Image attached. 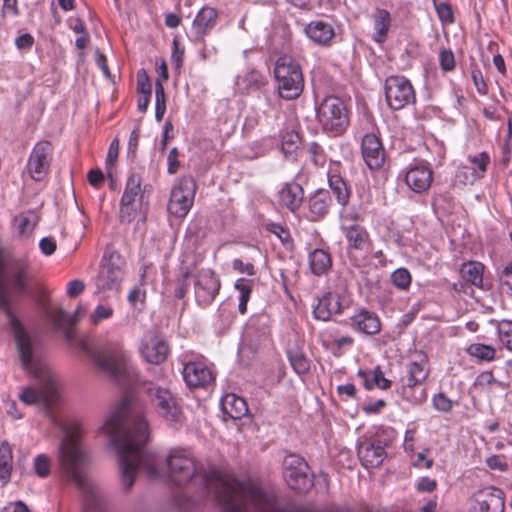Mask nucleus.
<instances>
[{
    "instance_id": "38",
    "label": "nucleus",
    "mask_w": 512,
    "mask_h": 512,
    "mask_svg": "<svg viewBox=\"0 0 512 512\" xmlns=\"http://www.w3.org/2000/svg\"><path fill=\"white\" fill-rule=\"evenodd\" d=\"M288 359L293 370L298 374L302 375L309 371L310 362L307 357L299 351H289Z\"/></svg>"
},
{
    "instance_id": "36",
    "label": "nucleus",
    "mask_w": 512,
    "mask_h": 512,
    "mask_svg": "<svg viewBox=\"0 0 512 512\" xmlns=\"http://www.w3.org/2000/svg\"><path fill=\"white\" fill-rule=\"evenodd\" d=\"M234 287L239 292L238 311L241 314H245L247 312V303L252 293V281L246 280L245 278H239L235 282Z\"/></svg>"
},
{
    "instance_id": "46",
    "label": "nucleus",
    "mask_w": 512,
    "mask_h": 512,
    "mask_svg": "<svg viewBox=\"0 0 512 512\" xmlns=\"http://www.w3.org/2000/svg\"><path fill=\"white\" fill-rule=\"evenodd\" d=\"M434 8L441 22L453 23L454 14L451 6L448 3H437V0H432Z\"/></svg>"
},
{
    "instance_id": "34",
    "label": "nucleus",
    "mask_w": 512,
    "mask_h": 512,
    "mask_svg": "<svg viewBox=\"0 0 512 512\" xmlns=\"http://www.w3.org/2000/svg\"><path fill=\"white\" fill-rule=\"evenodd\" d=\"M484 265L478 261L464 263L461 267V274L466 282L481 288L483 284Z\"/></svg>"
},
{
    "instance_id": "63",
    "label": "nucleus",
    "mask_w": 512,
    "mask_h": 512,
    "mask_svg": "<svg viewBox=\"0 0 512 512\" xmlns=\"http://www.w3.org/2000/svg\"><path fill=\"white\" fill-rule=\"evenodd\" d=\"M414 438H415V429L406 430L404 436V448L406 451L414 450Z\"/></svg>"
},
{
    "instance_id": "26",
    "label": "nucleus",
    "mask_w": 512,
    "mask_h": 512,
    "mask_svg": "<svg viewBox=\"0 0 512 512\" xmlns=\"http://www.w3.org/2000/svg\"><path fill=\"white\" fill-rule=\"evenodd\" d=\"M82 307L78 305L74 315H69L62 308L47 311V317L58 330H63L67 339L73 338L72 326L77 322V316L81 313Z\"/></svg>"
},
{
    "instance_id": "1",
    "label": "nucleus",
    "mask_w": 512,
    "mask_h": 512,
    "mask_svg": "<svg viewBox=\"0 0 512 512\" xmlns=\"http://www.w3.org/2000/svg\"><path fill=\"white\" fill-rule=\"evenodd\" d=\"M117 451L119 469L127 480H226L223 468L210 459L198 461L192 451L173 447L164 456L143 452L150 437L143 407L124 400L100 427Z\"/></svg>"
},
{
    "instance_id": "41",
    "label": "nucleus",
    "mask_w": 512,
    "mask_h": 512,
    "mask_svg": "<svg viewBox=\"0 0 512 512\" xmlns=\"http://www.w3.org/2000/svg\"><path fill=\"white\" fill-rule=\"evenodd\" d=\"M114 310L109 305L99 304L95 307L90 315V322L98 325L102 320L109 319L113 316Z\"/></svg>"
},
{
    "instance_id": "22",
    "label": "nucleus",
    "mask_w": 512,
    "mask_h": 512,
    "mask_svg": "<svg viewBox=\"0 0 512 512\" xmlns=\"http://www.w3.org/2000/svg\"><path fill=\"white\" fill-rule=\"evenodd\" d=\"M332 205L330 192L326 189H318L308 198V212L311 221H319L328 213Z\"/></svg>"
},
{
    "instance_id": "5",
    "label": "nucleus",
    "mask_w": 512,
    "mask_h": 512,
    "mask_svg": "<svg viewBox=\"0 0 512 512\" xmlns=\"http://www.w3.org/2000/svg\"><path fill=\"white\" fill-rule=\"evenodd\" d=\"M125 265V260L118 252L105 253L95 278V294H102L103 299L117 295L124 279Z\"/></svg>"
},
{
    "instance_id": "59",
    "label": "nucleus",
    "mask_w": 512,
    "mask_h": 512,
    "mask_svg": "<svg viewBox=\"0 0 512 512\" xmlns=\"http://www.w3.org/2000/svg\"><path fill=\"white\" fill-rule=\"evenodd\" d=\"M104 180V174L99 169H92L88 173V181L89 183L95 187L98 188Z\"/></svg>"
},
{
    "instance_id": "39",
    "label": "nucleus",
    "mask_w": 512,
    "mask_h": 512,
    "mask_svg": "<svg viewBox=\"0 0 512 512\" xmlns=\"http://www.w3.org/2000/svg\"><path fill=\"white\" fill-rule=\"evenodd\" d=\"M52 467L51 458L46 454H39L33 460V469L39 478L50 476Z\"/></svg>"
},
{
    "instance_id": "53",
    "label": "nucleus",
    "mask_w": 512,
    "mask_h": 512,
    "mask_svg": "<svg viewBox=\"0 0 512 512\" xmlns=\"http://www.w3.org/2000/svg\"><path fill=\"white\" fill-rule=\"evenodd\" d=\"M118 153H119V141H118V139H114L110 143L108 153L106 156V166L108 169H110V167H112L115 164V162L118 158Z\"/></svg>"
},
{
    "instance_id": "55",
    "label": "nucleus",
    "mask_w": 512,
    "mask_h": 512,
    "mask_svg": "<svg viewBox=\"0 0 512 512\" xmlns=\"http://www.w3.org/2000/svg\"><path fill=\"white\" fill-rule=\"evenodd\" d=\"M179 152L176 147L172 148L168 154L167 161H168V173L169 174H175L178 171V168L180 166V163L178 161Z\"/></svg>"
},
{
    "instance_id": "20",
    "label": "nucleus",
    "mask_w": 512,
    "mask_h": 512,
    "mask_svg": "<svg viewBox=\"0 0 512 512\" xmlns=\"http://www.w3.org/2000/svg\"><path fill=\"white\" fill-rule=\"evenodd\" d=\"M282 474L285 480H306L313 476L306 460L295 453H290L283 459Z\"/></svg>"
},
{
    "instance_id": "50",
    "label": "nucleus",
    "mask_w": 512,
    "mask_h": 512,
    "mask_svg": "<svg viewBox=\"0 0 512 512\" xmlns=\"http://www.w3.org/2000/svg\"><path fill=\"white\" fill-rule=\"evenodd\" d=\"M232 268L241 274H247L248 276H254L256 274L255 267L252 263H244L241 259H234L232 262Z\"/></svg>"
},
{
    "instance_id": "14",
    "label": "nucleus",
    "mask_w": 512,
    "mask_h": 512,
    "mask_svg": "<svg viewBox=\"0 0 512 512\" xmlns=\"http://www.w3.org/2000/svg\"><path fill=\"white\" fill-rule=\"evenodd\" d=\"M196 302L206 307L210 305L220 290V281L211 270H202L198 273L195 284Z\"/></svg>"
},
{
    "instance_id": "18",
    "label": "nucleus",
    "mask_w": 512,
    "mask_h": 512,
    "mask_svg": "<svg viewBox=\"0 0 512 512\" xmlns=\"http://www.w3.org/2000/svg\"><path fill=\"white\" fill-rule=\"evenodd\" d=\"M404 180L412 191L422 193L431 186L433 173L429 166L423 163H416L407 169Z\"/></svg>"
},
{
    "instance_id": "25",
    "label": "nucleus",
    "mask_w": 512,
    "mask_h": 512,
    "mask_svg": "<svg viewBox=\"0 0 512 512\" xmlns=\"http://www.w3.org/2000/svg\"><path fill=\"white\" fill-rule=\"evenodd\" d=\"M342 311L341 297L338 293L328 292L319 299L317 306L314 308L315 318L328 321L334 314Z\"/></svg>"
},
{
    "instance_id": "4",
    "label": "nucleus",
    "mask_w": 512,
    "mask_h": 512,
    "mask_svg": "<svg viewBox=\"0 0 512 512\" xmlns=\"http://www.w3.org/2000/svg\"><path fill=\"white\" fill-rule=\"evenodd\" d=\"M429 375L428 358L417 352L415 359L406 365V376L401 378L402 397L413 405H420L427 399L424 381Z\"/></svg>"
},
{
    "instance_id": "13",
    "label": "nucleus",
    "mask_w": 512,
    "mask_h": 512,
    "mask_svg": "<svg viewBox=\"0 0 512 512\" xmlns=\"http://www.w3.org/2000/svg\"><path fill=\"white\" fill-rule=\"evenodd\" d=\"M52 151V144L48 141H40L34 146L28 160V170L35 181H41L47 175Z\"/></svg>"
},
{
    "instance_id": "42",
    "label": "nucleus",
    "mask_w": 512,
    "mask_h": 512,
    "mask_svg": "<svg viewBox=\"0 0 512 512\" xmlns=\"http://www.w3.org/2000/svg\"><path fill=\"white\" fill-rule=\"evenodd\" d=\"M468 160L477 167L479 174L477 177L481 178L487 171L488 165L490 164V156L487 152H481L473 156H469Z\"/></svg>"
},
{
    "instance_id": "27",
    "label": "nucleus",
    "mask_w": 512,
    "mask_h": 512,
    "mask_svg": "<svg viewBox=\"0 0 512 512\" xmlns=\"http://www.w3.org/2000/svg\"><path fill=\"white\" fill-rule=\"evenodd\" d=\"M217 10L212 7H203L196 15L192 30L197 38H202L217 22Z\"/></svg>"
},
{
    "instance_id": "31",
    "label": "nucleus",
    "mask_w": 512,
    "mask_h": 512,
    "mask_svg": "<svg viewBox=\"0 0 512 512\" xmlns=\"http://www.w3.org/2000/svg\"><path fill=\"white\" fill-rule=\"evenodd\" d=\"M309 266L315 276L326 274L332 267L330 254L323 249H315L309 254Z\"/></svg>"
},
{
    "instance_id": "44",
    "label": "nucleus",
    "mask_w": 512,
    "mask_h": 512,
    "mask_svg": "<svg viewBox=\"0 0 512 512\" xmlns=\"http://www.w3.org/2000/svg\"><path fill=\"white\" fill-rule=\"evenodd\" d=\"M432 405L435 410L448 413L453 408V401L443 392H439L432 397Z\"/></svg>"
},
{
    "instance_id": "32",
    "label": "nucleus",
    "mask_w": 512,
    "mask_h": 512,
    "mask_svg": "<svg viewBox=\"0 0 512 512\" xmlns=\"http://www.w3.org/2000/svg\"><path fill=\"white\" fill-rule=\"evenodd\" d=\"M358 376L363 380L364 386L368 390L374 387L386 390L391 387V381L384 376L379 366L369 372L359 370Z\"/></svg>"
},
{
    "instance_id": "3",
    "label": "nucleus",
    "mask_w": 512,
    "mask_h": 512,
    "mask_svg": "<svg viewBox=\"0 0 512 512\" xmlns=\"http://www.w3.org/2000/svg\"><path fill=\"white\" fill-rule=\"evenodd\" d=\"M222 512H244L251 503L264 512H278L276 497L263 491L258 482H208Z\"/></svg>"
},
{
    "instance_id": "8",
    "label": "nucleus",
    "mask_w": 512,
    "mask_h": 512,
    "mask_svg": "<svg viewBox=\"0 0 512 512\" xmlns=\"http://www.w3.org/2000/svg\"><path fill=\"white\" fill-rule=\"evenodd\" d=\"M389 443L390 437L382 429L361 436L357 443V454L363 466L369 468L381 465L387 456L386 447Z\"/></svg>"
},
{
    "instance_id": "19",
    "label": "nucleus",
    "mask_w": 512,
    "mask_h": 512,
    "mask_svg": "<svg viewBox=\"0 0 512 512\" xmlns=\"http://www.w3.org/2000/svg\"><path fill=\"white\" fill-rule=\"evenodd\" d=\"M140 351L147 362L159 365L166 360L169 346L164 338L151 334L142 343Z\"/></svg>"
},
{
    "instance_id": "2",
    "label": "nucleus",
    "mask_w": 512,
    "mask_h": 512,
    "mask_svg": "<svg viewBox=\"0 0 512 512\" xmlns=\"http://www.w3.org/2000/svg\"><path fill=\"white\" fill-rule=\"evenodd\" d=\"M79 347L91 359L96 370L115 384L127 388L138 382L134 367L129 363L122 346L117 340L97 341L87 339L79 342Z\"/></svg>"
},
{
    "instance_id": "6",
    "label": "nucleus",
    "mask_w": 512,
    "mask_h": 512,
    "mask_svg": "<svg viewBox=\"0 0 512 512\" xmlns=\"http://www.w3.org/2000/svg\"><path fill=\"white\" fill-rule=\"evenodd\" d=\"M274 74L279 96L286 100L298 98L304 88L300 65L291 56H281L275 64Z\"/></svg>"
},
{
    "instance_id": "33",
    "label": "nucleus",
    "mask_w": 512,
    "mask_h": 512,
    "mask_svg": "<svg viewBox=\"0 0 512 512\" xmlns=\"http://www.w3.org/2000/svg\"><path fill=\"white\" fill-rule=\"evenodd\" d=\"M391 26V16L387 10L380 9L374 15L373 40L379 44L386 41Z\"/></svg>"
},
{
    "instance_id": "49",
    "label": "nucleus",
    "mask_w": 512,
    "mask_h": 512,
    "mask_svg": "<svg viewBox=\"0 0 512 512\" xmlns=\"http://www.w3.org/2000/svg\"><path fill=\"white\" fill-rule=\"evenodd\" d=\"M309 153L311 154L312 161L316 166L324 165L326 158L323 153V149L319 144L316 142L311 143L309 146Z\"/></svg>"
},
{
    "instance_id": "29",
    "label": "nucleus",
    "mask_w": 512,
    "mask_h": 512,
    "mask_svg": "<svg viewBox=\"0 0 512 512\" xmlns=\"http://www.w3.org/2000/svg\"><path fill=\"white\" fill-rule=\"evenodd\" d=\"M221 407L225 414L232 419H241L248 413V405L242 397L235 394H227L221 400Z\"/></svg>"
},
{
    "instance_id": "35",
    "label": "nucleus",
    "mask_w": 512,
    "mask_h": 512,
    "mask_svg": "<svg viewBox=\"0 0 512 512\" xmlns=\"http://www.w3.org/2000/svg\"><path fill=\"white\" fill-rule=\"evenodd\" d=\"M12 459L11 445L7 441H3L0 444V480H6L10 477Z\"/></svg>"
},
{
    "instance_id": "62",
    "label": "nucleus",
    "mask_w": 512,
    "mask_h": 512,
    "mask_svg": "<svg viewBox=\"0 0 512 512\" xmlns=\"http://www.w3.org/2000/svg\"><path fill=\"white\" fill-rule=\"evenodd\" d=\"M337 390H338V393L340 395H346V396H348L350 398H354L355 395H356V387L352 383H347V384H344V385H339Z\"/></svg>"
},
{
    "instance_id": "21",
    "label": "nucleus",
    "mask_w": 512,
    "mask_h": 512,
    "mask_svg": "<svg viewBox=\"0 0 512 512\" xmlns=\"http://www.w3.org/2000/svg\"><path fill=\"white\" fill-rule=\"evenodd\" d=\"M338 167V163L331 165L327 174L328 185L336 199V202L344 208L349 202L351 188L347 181L338 173Z\"/></svg>"
},
{
    "instance_id": "23",
    "label": "nucleus",
    "mask_w": 512,
    "mask_h": 512,
    "mask_svg": "<svg viewBox=\"0 0 512 512\" xmlns=\"http://www.w3.org/2000/svg\"><path fill=\"white\" fill-rule=\"evenodd\" d=\"M304 190L302 186L294 181L285 184L278 193V202L291 212H296L302 205Z\"/></svg>"
},
{
    "instance_id": "64",
    "label": "nucleus",
    "mask_w": 512,
    "mask_h": 512,
    "mask_svg": "<svg viewBox=\"0 0 512 512\" xmlns=\"http://www.w3.org/2000/svg\"><path fill=\"white\" fill-rule=\"evenodd\" d=\"M386 405L383 399H379L374 403L368 404L363 407L367 414L378 413Z\"/></svg>"
},
{
    "instance_id": "28",
    "label": "nucleus",
    "mask_w": 512,
    "mask_h": 512,
    "mask_svg": "<svg viewBox=\"0 0 512 512\" xmlns=\"http://www.w3.org/2000/svg\"><path fill=\"white\" fill-rule=\"evenodd\" d=\"M352 325L358 331L368 335L377 334L381 330V322L378 316L366 310H361L352 317Z\"/></svg>"
},
{
    "instance_id": "48",
    "label": "nucleus",
    "mask_w": 512,
    "mask_h": 512,
    "mask_svg": "<svg viewBox=\"0 0 512 512\" xmlns=\"http://www.w3.org/2000/svg\"><path fill=\"white\" fill-rule=\"evenodd\" d=\"M439 63L443 71L449 72L455 68V58L451 50H442L439 54Z\"/></svg>"
},
{
    "instance_id": "51",
    "label": "nucleus",
    "mask_w": 512,
    "mask_h": 512,
    "mask_svg": "<svg viewBox=\"0 0 512 512\" xmlns=\"http://www.w3.org/2000/svg\"><path fill=\"white\" fill-rule=\"evenodd\" d=\"M471 78L472 81L476 87V90L480 94H486L487 92V85L484 81L482 72L478 68H473L471 71Z\"/></svg>"
},
{
    "instance_id": "16",
    "label": "nucleus",
    "mask_w": 512,
    "mask_h": 512,
    "mask_svg": "<svg viewBox=\"0 0 512 512\" xmlns=\"http://www.w3.org/2000/svg\"><path fill=\"white\" fill-rule=\"evenodd\" d=\"M361 151L366 165L371 170H377L383 166L385 150L380 138L376 134L368 133L363 137Z\"/></svg>"
},
{
    "instance_id": "58",
    "label": "nucleus",
    "mask_w": 512,
    "mask_h": 512,
    "mask_svg": "<svg viewBox=\"0 0 512 512\" xmlns=\"http://www.w3.org/2000/svg\"><path fill=\"white\" fill-rule=\"evenodd\" d=\"M39 247L43 254L52 255L56 250V242L51 237H44L40 240Z\"/></svg>"
},
{
    "instance_id": "54",
    "label": "nucleus",
    "mask_w": 512,
    "mask_h": 512,
    "mask_svg": "<svg viewBox=\"0 0 512 512\" xmlns=\"http://www.w3.org/2000/svg\"><path fill=\"white\" fill-rule=\"evenodd\" d=\"M155 107L166 108L165 90L161 79H157L155 82Z\"/></svg>"
},
{
    "instance_id": "7",
    "label": "nucleus",
    "mask_w": 512,
    "mask_h": 512,
    "mask_svg": "<svg viewBox=\"0 0 512 512\" xmlns=\"http://www.w3.org/2000/svg\"><path fill=\"white\" fill-rule=\"evenodd\" d=\"M316 117L327 133L341 135L349 125L347 108L339 97H326L316 109Z\"/></svg>"
},
{
    "instance_id": "45",
    "label": "nucleus",
    "mask_w": 512,
    "mask_h": 512,
    "mask_svg": "<svg viewBox=\"0 0 512 512\" xmlns=\"http://www.w3.org/2000/svg\"><path fill=\"white\" fill-rule=\"evenodd\" d=\"M498 334L501 343L512 351V322L503 321L498 327Z\"/></svg>"
},
{
    "instance_id": "11",
    "label": "nucleus",
    "mask_w": 512,
    "mask_h": 512,
    "mask_svg": "<svg viewBox=\"0 0 512 512\" xmlns=\"http://www.w3.org/2000/svg\"><path fill=\"white\" fill-rule=\"evenodd\" d=\"M141 183L142 177L140 174L130 173L120 201L119 217L121 222L130 223L136 218L141 206Z\"/></svg>"
},
{
    "instance_id": "61",
    "label": "nucleus",
    "mask_w": 512,
    "mask_h": 512,
    "mask_svg": "<svg viewBox=\"0 0 512 512\" xmlns=\"http://www.w3.org/2000/svg\"><path fill=\"white\" fill-rule=\"evenodd\" d=\"M16 46L19 49L30 48L34 43V38L31 34L25 33L16 39Z\"/></svg>"
},
{
    "instance_id": "43",
    "label": "nucleus",
    "mask_w": 512,
    "mask_h": 512,
    "mask_svg": "<svg viewBox=\"0 0 512 512\" xmlns=\"http://www.w3.org/2000/svg\"><path fill=\"white\" fill-rule=\"evenodd\" d=\"M392 283L399 289H406L411 283V274L405 268L395 270L391 275Z\"/></svg>"
},
{
    "instance_id": "52",
    "label": "nucleus",
    "mask_w": 512,
    "mask_h": 512,
    "mask_svg": "<svg viewBox=\"0 0 512 512\" xmlns=\"http://www.w3.org/2000/svg\"><path fill=\"white\" fill-rule=\"evenodd\" d=\"M487 466L492 470L505 471L508 467L505 457L501 455H492L486 460Z\"/></svg>"
},
{
    "instance_id": "24",
    "label": "nucleus",
    "mask_w": 512,
    "mask_h": 512,
    "mask_svg": "<svg viewBox=\"0 0 512 512\" xmlns=\"http://www.w3.org/2000/svg\"><path fill=\"white\" fill-rule=\"evenodd\" d=\"M481 512H502L504 509L503 492L495 487H488L475 494Z\"/></svg>"
},
{
    "instance_id": "60",
    "label": "nucleus",
    "mask_w": 512,
    "mask_h": 512,
    "mask_svg": "<svg viewBox=\"0 0 512 512\" xmlns=\"http://www.w3.org/2000/svg\"><path fill=\"white\" fill-rule=\"evenodd\" d=\"M268 230L275 234L282 242L286 241L289 237L288 232L279 224L271 223L268 225Z\"/></svg>"
},
{
    "instance_id": "15",
    "label": "nucleus",
    "mask_w": 512,
    "mask_h": 512,
    "mask_svg": "<svg viewBox=\"0 0 512 512\" xmlns=\"http://www.w3.org/2000/svg\"><path fill=\"white\" fill-rule=\"evenodd\" d=\"M342 232L347 240L348 253H360L362 256L367 255L371 251L372 242L367 230L358 223L342 225Z\"/></svg>"
},
{
    "instance_id": "40",
    "label": "nucleus",
    "mask_w": 512,
    "mask_h": 512,
    "mask_svg": "<svg viewBox=\"0 0 512 512\" xmlns=\"http://www.w3.org/2000/svg\"><path fill=\"white\" fill-rule=\"evenodd\" d=\"M20 234L25 235L33 231L37 223V217L33 213L22 214L15 218Z\"/></svg>"
},
{
    "instance_id": "37",
    "label": "nucleus",
    "mask_w": 512,
    "mask_h": 512,
    "mask_svg": "<svg viewBox=\"0 0 512 512\" xmlns=\"http://www.w3.org/2000/svg\"><path fill=\"white\" fill-rule=\"evenodd\" d=\"M467 352L481 361H492L495 357V349L491 345L481 343L469 345Z\"/></svg>"
},
{
    "instance_id": "47",
    "label": "nucleus",
    "mask_w": 512,
    "mask_h": 512,
    "mask_svg": "<svg viewBox=\"0 0 512 512\" xmlns=\"http://www.w3.org/2000/svg\"><path fill=\"white\" fill-rule=\"evenodd\" d=\"M136 90L138 94H152V85L144 69L137 72Z\"/></svg>"
},
{
    "instance_id": "57",
    "label": "nucleus",
    "mask_w": 512,
    "mask_h": 512,
    "mask_svg": "<svg viewBox=\"0 0 512 512\" xmlns=\"http://www.w3.org/2000/svg\"><path fill=\"white\" fill-rule=\"evenodd\" d=\"M500 282L506 287L507 293L512 294V263L501 272Z\"/></svg>"
},
{
    "instance_id": "17",
    "label": "nucleus",
    "mask_w": 512,
    "mask_h": 512,
    "mask_svg": "<svg viewBox=\"0 0 512 512\" xmlns=\"http://www.w3.org/2000/svg\"><path fill=\"white\" fill-rule=\"evenodd\" d=\"M183 378L190 388L206 387L214 381V374L201 361H189L183 366Z\"/></svg>"
},
{
    "instance_id": "10",
    "label": "nucleus",
    "mask_w": 512,
    "mask_h": 512,
    "mask_svg": "<svg viewBox=\"0 0 512 512\" xmlns=\"http://www.w3.org/2000/svg\"><path fill=\"white\" fill-rule=\"evenodd\" d=\"M196 193V181L192 176H183L173 186L168 211L170 214L185 217L193 205Z\"/></svg>"
},
{
    "instance_id": "9",
    "label": "nucleus",
    "mask_w": 512,
    "mask_h": 512,
    "mask_svg": "<svg viewBox=\"0 0 512 512\" xmlns=\"http://www.w3.org/2000/svg\"><path fill=\"white\" fill-rule=\"evenodd\" d=\"M141 388L161 417L170 422L179 420L181 411L175 396L168 387L153 381H143Z\"/></svg>"
},
{
    "instance_id": "56",
    "label": "nucleus",
    "mask_w": 512,
    "mask_h": 512,
    "mask_svg": "<svg viewBox=\"0 0 512 512\" xmlns=\"http://www.w3.org/2000/svg\"><path fill=\"white\" fill-rule=\"evenodd\" d=\"M84 288L85 284L82 280H72L67 285V294L69 297L75 298L84 291Z\"/></svg>"
},
{
    "instance_id": "12",
    "label": "nucleus",
    "mask_w": 512,
    "mask_h": 512,
    "mask_svg": "<svg viewBox=\"0 0 512 512\" xmlns=\"http://www.w3.org/2000/svg\"><path fill=\"white\" fill-rule=\"evenodd\" d=\"M385 97L391 109L400 110L415 101V92L408 79L391 76L385 81Z\"/></svg>"
},
{
    "instance_id": "30",
    "label": "nucleus",
    "mask_w": 512,
    "mask_h": 512,
    "mask_svg": "<svg viewBox=\"0 0 512 512\" xmlns=\"http://www.w3.org/2000/svg\"><path fill=\"white\" fill-rule=\"evenodd\" d=\"M306 35L315 43L320 45L328 44L334 37L333 27L323 21H314L307 25Z\"/></svg>"
}]
</instances>
